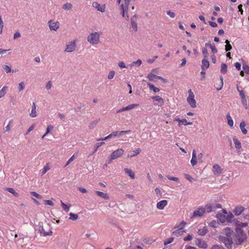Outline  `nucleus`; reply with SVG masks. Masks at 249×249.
Returning <instances> with one entry per match:
<instances>
[{"instance_id": "f3484780", "label": "nucleus", "mask_w": 249, "mask_h": 249, "mask_svg": "<svg viewBox=\"0 0 249 249\" xmlns=\"http://www.w3.org/2000/svg\"><path fill=\"white\" fill-rule=\"evenodd\" d=\"M244 210V208L243 206H238L234 209L233 212L235 215H239Z\"/></svg>"}, {"instance_id": "37998d69", "label": "nucleus", "mask_w": 249, "mask_h": 249, "mask_svg": "<svg viewBox=\"0 0 249 249\" xmlns=\"http://www.w3.org/2000/svg\"><path fill=\"white\" fill-rule=\"evenodd\" d=\"M105 143L104 142H98L96 144V145L94 146V151L92 152V154H94L97 150V149L100 147L102 145L104 144Z\"/></svg>"}, {"instance_id": "0e129e2a", "label": "nucleus", "mask_w": 249, "mask_h": 249, "mask_svg": "<svg viewBox=\"0 0 249 249\" xmlns=\"http://www.w3.org/2000/svg\"><path fill=\"white\" fill-rule=\"evenodd\" d=\"M201 70H202V71H201L200 72V74L202 76V77H201V80H203L205 78V75L206 74L205 69V68H202V69H201Z\"/></svg>"}, {"instance_id": "13d9d810", "label": "nucleus", "mask_w": 249, "mask_h": 249, "mask_svg": "<svg viewBox=\"0 0 249 249\" xmlns=\"http://www.w3.org/2000/svg\"><path fill=\"white\" fill-rule=\"evenodd\" d=\"M167 178H168V179L171 180H173L176 182L179 181V179L177 177H173L170 176L169 175H167Z\"/></svg>"}, {"instance_id": "49530a36", "label": "nucleus", "mask_w": 249, "mask_h": 249, "mask_svg": "<svg viewBox=\"0 0 249 249\" xmlns=\"http://www.w3.org/2000/svg\"><path fill=\"white\" fill-rule=\"evenodd\" d=\"M237 90L239 92L240 95L242 99H243V100H245L246 101V97H245V95L243 91V90H240L239 89V88H238V86L237 87Z\"/></svg>"}, {"instance_id": "f257e3e1", "label": "nucleus", "mask_w": 249, "mask_h": 249, "mask_svg": "<svg viewBox=\"0 0 249 249\" xmlns=\"http://www.w3.org/2000/svg\"><path fill=\"white\" fill-rule=\"evenodd\" d=\"M38 226L39 227L38 231L41 236H46L52 234L53 232L49 224L39 222Z\"/></svg>"}, {"instance_id": "aec40b11", "label": "nucleus", "mask_w": 249, "mask_h": 249, "mask_svg": "<svg viewBox=\"0 0 249 249\" xmlns=\"http://www.w3.org/2000/svg\"><path fill=\"white\" fill-rule=\"evenodd\" d=\"M233 141L235 144V148L237 149H240L242 147L241 143L236 137H233Z\"/></svg>"}, {"instance_id": "c756f323", "label": "nucleus", "mask_w": 249, "mask_h": 249, "mask_svg": "<svg viewBox=\"0 0 249 249\" xmlns=\"http://www.w3.org/2000/svg\"><path fill=\"white\" fill-rule=\"evenodd\" d=\"M131 20V25L132 29L135 31H137L138 30L137 28V24L136 23V20L135 19L133 18H131L130 19Z\"/></svg>"}, {"instance_id": "e2e57ef3", "label": "nucleus", "mask_w": 249, "mask_h": 249, "mask_svg": "<svg viewBox=\"0 0 249 249\" xmlns=\"http://www.w3.org/2000/svg\"><path fill=\"white\" fill-rule=\"evenodd\" d=\"M211 249H224V248L221 245H214L212 246Z\"/></svg>"}, {"instance_id": "a19ab883", "label": "nucleus", "mask_w": 249, "mask_h": 249, "mask_svg": "<svg viewBox=\"0 0 249 249\" xmlns=\"http://www.w3.org/2000/svg\"><path fill=\"white\" fill-rule=\"evenodd\" d=\"M70 219L73 220L75 221L78 219V216L77 214H75L72 213H70Z\"/></svg>"}, {"instance_id": "69168bd1", "label": "nucleus", "mask_w": 249, "mask_h": 249, "mask_svg": "<svg viewBox=\"0 0 249 249\" xmlns=\"http://www.w3.org/2000/svg\"><path fill=\"white\" fill-rule=\"evenodd\" d=\"M74 155L75 154H74L72 156H71L70 159L69 160L67 161L66 165H65V167L67 166V165H68L71 161H72L74 159Z\"/></svg>"}, {"instance_id": "5fc2aeb1", "label": "nucleus", "mask_w": 249, "mask_h": 249, "mask_svg": "<svg viewBox=\"0 0 249 249\" xmlns=\"http://www.w3.org/2000/svg\"><path fill=\"white\" fill-rule=\"evenodd\" d=\"M31 194L38 199H41L42 196L35 192H31Z\"/></svg>"}, {"instance_id": "052dcab7", "label": "nucleus", "mask_w": 249, "mask_h": 249, "mask_svg": "<svg viewBox=\"0 0 249 249\" xmlns=\"http://www.w3.org/2000/svg\"><path fill=\"white\" fill-rule=\"evenodd\" d=\"M202 54L205 58L207 57L208 55V51L206 48H203L202 49Z\"/></svg>"}, {"instance_id": "bb28decb", "label": "nucleus", "mask_w": 249, "mask_h": 249, "mask_svg": "<svg viewBox=\"0 0 249 249\" xmlns=\"http://www.w3.org/2000/svg\"><path fill=\"white\" fill-rule=\"evenodd\" d=\"M210 63L209 61L206 59H203L202 60L201 69L205 68V69H208L209 67Z\"/></svg>"}, {"instance_id": "3c124183", "label": "nucleus", "mask_w": 249, "mask_h": 249, "mask_svg": "<svg viewBox=\"0 0 249 249\" xmlns=\"http://www.w3.org/2000/svg\"><path fill=\"white\" fill-rule=\"evenodd\" d=\"M61 206L63 208V209L66 211L68 212L69 211V207H68L66 204L61 201Z\"/></svg>"}, {"instance_id": "bf43d9fd", "label": "nucleus", "mask_w": 249, "mask_h": 249, "mask_svg": "<svg viewBox=\"0 0 249 249\" xmlns=\"http://www.w3.org/2000/svg\"><path fill=\"white\" fill-rule=\"evenodd\" d=\"M25 88V85L23 82H21L19 84L18 89L19 91L23 90Z\"/></svg>"}, {"instance_id": "6e6d98bb", "label": "nucleus", "mask_w": 249, "mask_h": 249, "mask_svg": "<svg viewBox=\"0 0 249 249\" xmlns=\"http://www.w3.org/2000/svg\"><path fill=\"white\" fill-rule=\"evenodd\" d=\"M157 75H155L152 73H149L148 76L147 78L151 81H153L154 80V78H157Z\"/></svg>"}, {"instance_id": "c03bdc74", "label": "nucleus", "mask_w": 249, "mask_h": 249, "mask_svg": "<svg viewBox=\"0 0 249 249\" xmlns=\"http://www.w3.org/2000/svg\"><path fill=\"white\" fill-rule=\"evenodd\" d=\"M2 68L5 70L6 73H9L11 71V67L8 65H4L2 66Z\"/></svg>"}, {"instance_id": "58836bf2", "label": "nucleus", "mask_w": 249, "mask_h": 249, "mask_svg": "<svg viewBox=\"0 0 249 249\" xmlns=\"http://www.w3.org/2000/svg\"><path fill=\"white\" fill-rule=\"evenodd\" d=\"M141 151V149L140 148H138L135 151H134L132 154H131V155L128 154V157L132 158L134 156H136L137 155H138L140 153Z\"/></svg>"}, {"instance_id": "393cba45", "label": "nucleus", "mask_w": 249, "mask_h": 249, "mask_svg": "<svg viewBox=\"0 0 249 249\" xmlns=\"http://www.w3.org/2000/svg\"><path fill=\"white\" fill-rule=\"evenodd\" d=\"M95 193L99 196L102 198H104L105 199H108L109 198V196L107 194L104 193L102 192H100L99 191H95Z\"/></svg>"}, {"instance_id": "4d7b16f0", "label": "nucleus", "mask_w": 249, "mask_h": 249, "mask_svg": "<svg viewBox=\"0 0 249 249\" xmlns=\"http://www.w3.org/2000/svg\"><path fill=\"white\" fill-rule=\"evenodd\" d=\"M115 73L114 71H110L109 72V73H108V75L107 76V78L108 79H112L114 77Z\"/></svg>"}, {"instance_id": "8fccbe9b", "label": "nucleus", "mask_w": 249, "mask_h": 249, "mask_svg": "<svg viewBox=\"0 0 249 249\" xmlns=\"http://www.w3.org/2000/svg\"><path fill=\"white\" fill-rule=\"evenodd\" d=\"M184 177H185V178H186L187 179H188V180H189L191 182H193V181H195V179L192 177H191L190 175H189V174H184Z\"/></svg>"}, {"instance_id": "473e14b6", "label": "nucleus", "mask_w": 249, "mask_h": 249, "mask_svg": "<svg viewBox=\"0 0 249 249\" xmlns=\"http://www.w3.org/2000/svg\"><path fill=\"white\" fill-rule=\"evenodd\" d=\"M8 89L7 86H4L1 90H0V98L3 97L6 93Z\"/></svg>"}, {"instance_id": "f8f14e48", "label": "nucleus", "mask_w": 249, "mask_h": 249, "mask_svg": "<svg viewBox=\"0 0 249 249\" xmlns=\"http://www.w3.org/2000/svg\"><path fill=\"white\" fill-rule=\"evenodd\" d=\"M92 5L93 7L96 9L98 11H100L101 12H104L105 11V5H103L102 6L100 5L97 2H93L92 4Z\"/></svg>"}, {"instance_id": "cd10ccee", "label": "nucleus", "mask_w": 249, "mask_h": 249, "mask_svg": "<svg viewBox=\"0 0 249 249\" xmlns=\"http://www.w3.org/2000/svg\"><path fill=\"white\" fill-rule=\"evenodd\" d=\"M233 242L231 238H230L226 242L224 243L225 246L229 249L232 248V245Z\"/></svg>"}, {"instance_id": "e433bc0d", "label": "nucleus", "mask_w": 249, "mask_h": 249, "mask_svg": "<svg viewBox=\"0 0 249 249\" xmlns=\"http://www.w3.org/2000/svg\"><path fill=\"white\" fill-rule=\"evenodd\" d=\"M226 45H225V51L228 52L232 49V46L230 44V41L228 40L225 41Z\"/></svg>"}, {"instance_id": "f03ea898", "label": "nucleus", "mask_w": 249, "mask_h": 249, "mask_svg": "<svg viewBox=\"0 0 249 249\" xmlns=\"http://www.w3.org/2000/svg\"><path fill=\"white\" fill-rule=\"evenodd\" d=\"M235 236L237 238V240L235 241V244L237 245H241L247 238V234L244 231L240 228L235 229Z\"/></svg>"}, {"instance_id": "a211bd4d", "label": "nucleus", "mask_w": 249, "mask_h": 249, "mask_svg": "<svg viewBox=\"0 0 249 249\" xmlns=\"http://www.w3.org/2000/svg\"><path fill=\"white\" fill-rule=\"evenodd\" d=\"M196 158V151L194 150L192 153V158L191 160V163L193 166H194L197 163Z\"/></svg>"}, {"instance_id": "1a4fd4ad", "label": "nucleus", "mask_w": 249, "mask_h": 249, "mask_svg": "<svg viewBox=\"0 0 249 249\" xmlns=\"http://www.w3.org/2000/svg\"><path fill=\"white\" fill-rule=\"evenodd\" d=\"M76 47V43L75 41L69 42L66 45V49L65 52H73Z\"/></svg>"}, {"instance_id": "c85d7f7f", "label": "nucleus", "mask_w": 249, "mask_h": 249, "mask_svg": "<svg viewBox=\"0 0 249 249\" xmlns=\"http://www.w3.org/2000/svg\"><path fill=\"white\" fill-rule=\"evenodd\" d=\"M205 211H207V213H210L212 211H215V207L214 206H212L209 204H207L205 206Z\"/></svg>"}, {"instance_id": "a18cd8bd", "label": "nucleus", "mask_w": 249, "mask_h": 249, "mask_svg": "<svg viewBox=\"0 0 249 249\" xmlns=\"http://www.w3.org/2000/svg\"><path fill=\"white\" fill-rule=\"evenodd\" d=\"M244 71L248 74H249V67L246 63L243 64Z\"/></svg>"}, {"instance_id": "680f3d73", "label": "nucleus", "mask_w": 249, "mask_h": 249, "mask_svg": "<svg viewBox=\"0 0 249 249\" xmlns=\"http://www.w3.org/2000/svg\"><path fill=\"white\" fill-rule=\"evenodd\" d=\"M130 0H124V4H123L124 8H125L126 9L128 8V6L130 3Z\"/></svg>"}, {"instance_id": "39448f33", "label": "nucleus", "mask_w": 249, "mask_h": 249, "mask_svg": "<svg viewBox=\"0 0 249 249\" xmlns=\"http://www.w3.org/2000/svg\"><path fill=\"white\" fill-rule=\"evenodd\" d=\"M124 153V150L122 148L118 149L113 151L110 156L109 163L111 162L112 160H115L122 156L123 155Z\"/></svg>"}, {"instance_id": "4468645a", "label": "nucleus", "mask_w": 249, "mask_h": 249, "mask_svg": "<svg viewBox=\"0 0 249 249\" xmlns=\"http://www.w3.org/2000/svg\"><path fill=\"white\" fill-rule=\"evenodd\" d=\"M121 14L123 18H125L127 20H129V16L127 13L128 9L124 8L123 5H121Z\"/></svg>"}, {"instance_id": "c9c22d12", "label": "nucleus", "mask_w": 249, "mask_h": 249, "mask_svg": "<svg viewBox=\"0 0 249 249\" xmlns=\"http://www.w3.org/2000/svg\"><path fill=\"white\" fill-rule=\"evenodd\" d=\"M225 232L226 236L229 238H231L230 237L231 234L233 233V231L231 230L230 228H226L225 229Z\"/></svg>"}, {"instance_id": "7ed1b4c3", "label": "nucleus", "mask_w": 249, "mask_h": 249, "mask_svg": "<svg viewBox=\"0 0 249 249\" xmlns=\"http://www.w3.org/2000/svg\"><path fill=\"white\" fill-rule=\"evenodd\" d=\"M100 33L98 32L92 33L88 36L87 37L88 41L91 44H97L100 42Z\"/></svg>"}, {"instance_id": "5701e85b", "label": "nucleus", "mask_w": 249, "mask_h": 249, "mask_svg": "<svg viewBox=\"0 0 249 249\" xmlns=\"http://www.w3.org/2000/svg\"><path fill=\"white\" fill-rule=\"evenodd\" d=\"M208 232V229L206 227H203L202 229H199L197 231L198 235L203 236Z\"/></svg>"}, {"instance_id": "a878e982", "label": "nucleus", "mask_w": 249, "mask_h": 249, "mask_svg": "<svg viewBox=\"0 0 249 249\" xmlns=\"http://www.w3.org/2000/svg\"><path fill=\"white\" fill-rule=\"evenodd\" d=\"M183 227H181L180 228L178 229L176 231L173 232L172 234L176 236L177 237H178L182 235V234L184 232V231L182 230Z\"/></svg>"}, {"instance_id": "338daca9", "label": "nucleus", "mask_w": 249, "mask_h": 249, "mask_svg": "<svg viewBox=\"0 0 249 249\" xmlns=\"http://www.w3.org/2000/svg\"><path fill=\"white\" fill-rule=\"evenodd\" d=\"M45 203L46 205L53 206V203L50 200H44Z\"/></svg>"}, {"instance_id": "dca6fc26", "label": "nucleus", "mask_w": 249, "mask_h": 249, "mask_svg": "<svg viewBox=\"0 0 249 249\" xmlns=\"http://www.w3.org/2000/svg\"><path fill=\"white\" fill-rule=\"evenodd\" d=\"M154 101H157L158 103H154L155 104L158 105L159 106H161L163 105L164 101L163 99L159 96H155L152 97Z\"/></svg>"}, {"instance_id": "9b49d317", "label": "nucleus", "mask_w": 249, "mask_h": 249, "mask_svg": "<svg viewBox=\"0 0 249 249\" xmlns=\"http://www.w3.org/2000/svg\"><path fill=\"white\" fill-rule=\"evenodd\" d=\"M138 106V105L136 104H133L131 105H129L126 107H123L122 108L118 110L117 111V113H120L123 111L129 110L130 109H132L135 108V107H137Z\"/></svg>"}, {"instance_id": "9d476101", "label": "nucleus", "mask_w": 249, "mask_h": 249, "mask_svg": "<svg viewBox=\"0 0 249 249\" xmlns=\"http://www.w3.org/2000/svg\"><path fill=\"white\" fill-rule=\"evenodd\" d=\"M48 24L51 31H56L59 28L60 24L58 21L53 22L52 20H50L48 22Z\"/></svg>"}, {"instance_id": "6ab92c4d", "label": "nucleus", "mask_w": 249, "mask_h": 249, "mask_svg": "<svg viewBox=\"0 0 249 249\" xmlns=\"http://www.w3.org/2000/svg\"><path fill=\"white\" fill-rule=\"evenodd\" d=\"M216 217L221 223H224L227 220L226 215L222 213H218Z\"/></svg>"}, {"instance_id": "ea45409f", "label": "nucleus", "mask_w": 249, "mask_h": 249, "mask_svg": "<svg viewBox=\"0 0 249 249\" xmlns=\"http://www.w3.org/2000/svg\"><path fill=\"white\" fill-rule=\"evenodd\" d=\"M227 71V65L223 63L221 64V68L220 72L222 74H225Z\"/></svg>"}, {"instance_id": "603ef678", "label": "nucleus", "mask_w": 249, "mask_h": 249, "mask_svg": "<svg viewBox=\"0 0 249 249\" xmlns=\"http://www.w3.org/2000/svg\"><path fill=\"white\" fill-rule=\"evenodd\" d=\"M234 217L233 214L230 213L229 214L226 216V220L228 222H231V219Z\"/></svg>"}, {"instance_id": "6e6552de", "label": "nucleus", "mask_w": 249, "mask_h": 249, "mask_svg": "<svg viewBox=\"0 0 249 249\" xmlns=\"http://www.w3.org/2000/svg\"><path fill=\"white\" fill-rule=\"evenodd\" d=\"M195 243L199 248L206 249L208 247L206 242L202 239H196Z\"/></svg>"}, {"instance_id": "864d4df0", "label": "nucleus", "mask_w": 249, "mask_h": 249, "mask_svg": "<svg viewBox=\"0 0 249 249\" xmlns=\"http://www.w3.org/2000/svg\"><path fill=\"white\" fill-rule=\"evenodd\" d=\"M174 238L173 237H170L167 239L166 240L164 241V245L165 246L172 243L174 241Z\"/></svg>"}, {"instance_id": "79ce46f5", "label": "nucleus", "mask_w": 249, "mask_h": 249, "mask_svg": "<svg viewBox=\"0 0 249 249\" xmlns=\"http://www.w3.org/2000/svg\"><path fill=\"white\" fill-rule=\"evenodd\" d=\"M220 84L219 85V87H216V89L217 90H220L222 89L223 86V79L222 76H220Z\"/></svg>"}, {"instance_id": "f704fd0d", "label": "nucleus", "mask_w": 249, "mask_h": 249, "mask_svg": "<svg viewBox=\"0 0 249 249\" xmlns=\"http://www.w3.org/2000/svg\"><path fill=\"white\" fill-rule=\"evenodd\" d=\"M100 119L96 120L92 122H91L89 126V127L90 129H93L97 124V123L99 122Z\"/></svg>"}, {"instance_id": "0eeeda50", "label": "nucleus", "mask_w": 249, "mask_h": 249, "mask_svg": "<svg viewBox=\"0 0 249 249\" xmlns=\"http://www.w3.org/2000/svg\"><path fill=\"white\" fill-rule=\"evenodd\" d=\"M205 213V208L202 207H199L197 210L195 211L193 213L191 218L195 217H201L203 216L204 213Z\"/></svg>"}, {"instance_id": "774afa93", "label": "nucleus", "mask_w": 249, "mask_h": 249, "mask_svg": "<svg viewBox=\"0 0 249 249\" xmlns=\"http://www.w3.org/2000/svg\"><path fill=\"white\" fill-rule=\"evenodd\" d=\"M166 14L171 18H174L175 17V14L171 11H167Z\"/></svg>"}, {"instance_id": "de8ad7c7", "label": "nucleus", "mask_w": 249, "mask_h": 249, "mask_svg": "<svg viewBox=\"0 0 249 249\" xmlns=\"http://www.w3.org/2000/svg\"><path fill=\"white\" fill-rule=\"evenodd\" d=\"M141 64H142V61H141L140 59H138L137 61L133 62H132V63L130 65V66L131 67H133V66H134L135 65H138V66H140Z\"/></svg>"}, {"instance_id": "b1692460", "label": "nucleus", "mask_w": 249, "mask_h": 249, "mask_svg": "<svg viewBox=\"0 0 249 249\" xmlns=\"http://www.w3.org/2000/svg\"><path fill=\"white\" fill-rule=\"evenodd\" d=\"M62 8L63 10H71L72 8V5L71 3L70 2H67L62 5Z\"/></svg>"}, {"instance_id": "2eb2a0df", "label": "nucleus", "mask_w": 249, "mask_h": 249, "mask_svg": "<svg viewBox=\"0 0 249 249\" xmlns=\"http://www.w3.org/2000/svg\"><path fill=\"white\" fill-rule=\"evenodd\" d=\"M167 205V201L166 200H162L157 204V208L159 210H163Z\"/></svg>"}, {"instance_id": "2f4dec72", "label": "nucleus", "mask_w": 249, "mask_h": 249, "mask_svg": "<svg viewBox=\"0 0 249 249\" xmlns=\"http://www.w3.org/2000/svg\"><path fill=\"white\" fill-rule=\"evenodd\" d=\"M147 85L149 86V89L150 90H153V91L155 93H157L160 91V89L157 87H155L154 85H153L150 83H148Z\"/></svg>"}, {"instance_id": "72a5a7b5", "label": "nucleus", "mask_w": 249, "mask_h": 249, "mask_svg": "<svg viewBox=\"0 0 249 249\" xmlns=\"http://www.w3.org/2000/svg\"><path fill=\"white\" fill-rule=\"evenodd\" d=\"M227 119L228 121V124L231 126L232 127L233 125V121L231 118V117L230 116V114H227Z\"/></svg>"}, {"instance_id": "423d86ee", "label": "nucleus", "mask_w": 249, "mask_h": 249, "mask_svg": "<svg viewBox=\"0 0 249 249\" xmlns=\"http://www.w3.org/2000/svg\"><path fill=\"white\" fill-rule=\"evenodd\" d=\"M188 93L189 96L187 98L188 104L192 107H196V101L194 98L195 95L191 89L188 90Z\"/></svg>"}, {"instance_id": "7c9ffc66", "label": "nucleus", "mask_w": 249, "mask_h": 249, "mask_svg": "<svg viewBox=\"0 0 249 249\" xmlns=\"http://www.w3.org/2000/svg\"><path fill=\"white\" fill-rule=\"evenodd\" d=\"M126 174H127L131 178H135V174L134 173L129 169L124 168V169Z\"/></svg>"}, {"instance_id": "4be33fe9", "label": "nucleus", "mask_w": 249, "mask_h": 249, "mask_svg": "<svg viewBox=\"0 0 249 249\" xmlns=\"http://www.w3.org/2000/svg\"><path fill=\"white\" fill-rule=\"evenodd\" d=\"M36 104L34 102L33 103L32 107V110L30 114V116L32 118H35L36 116Z\"/></svg>"}, {"instance_id": "20e7f679", "label": "nucleus", "mask_w": 249, "mask_h": 249, "mask_svg": "<svg viewBox=\"0 0 249 249\" xmlns=\"http://www.w3.org/2000/svg\"><path fill=\"white\" fill-rule=\"evenodd\" d=\"M130 132H131L130 130H126V131H113V132H112L111 134H110L107 136V137H106L105 138L99 139L97 140V141H105V140H108V139H109L110 138H111L112 137H116V136L120 137V136H122L123 135L127 134V133H129Z\"/></svg>"}, {"instance_id": "412c9836", "label": "nucleus", "mask_w": 249, "mask_h": 249, "mask_svg": "<svg viewBox=\"0 0 249 249\" xmlns=\"http://www.w3.org/2000/svg\"><path fill=\"white\" fill-rule=\"evenodd\" d=\"M246 123L245 121H242L240 123L239 126L242 133L244 135L247 134L248 130L245 128Z\"/></svg>"}, {"instance_id": "4c0bfd02", "label": "nucleus", "mask_w": 249, "mask_h": 249, "mask_svg": "<svg viewBox=\"0 0 249 249\" xmlns=\"http://www.w3.org/2000/svg\"><path fill=\"white\" fill-rule=\"evenodd\" d=\"M6 190L9 192V193L12 194L15 196H18V194L17 192H16L15 190L12 188H6Z\"/></svg>"}, {"instance_id": "09e8293b", "label": "nucleus", "mask_w": 249, "mask_h": 249, "mask_svg": "<svg viewBox=\"0 0 249 249\" xmlns=\"http://www.w3.org/2000/svg\"><path fill=\"white\" fill-rule=\"evenodd\" d=\"M230 238L226 237L223 236H219L218 237V239L220 241L223 243L224 244L226 242V241H227Z\"/></svg>"}, {"instance_id": "ddd939ff", "label": "nucleus", "mask_w": 249, "mask_h": 249, "mask_svg": "<svg viewBox=\"0 0 249 249\" xmlns=\"http://www.w3.org/2000/svg\"><path fill=\"white\" fill-rule=\"evenodd\" d=\"M213 172L215 175L218 176L222 172V169L218 164H214L213 166Z\"/></svg>"}]
</instances>
